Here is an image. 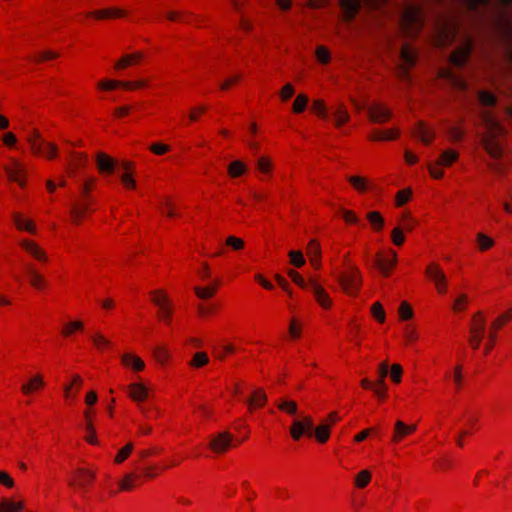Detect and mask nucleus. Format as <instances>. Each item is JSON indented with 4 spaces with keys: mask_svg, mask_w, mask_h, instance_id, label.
I'll list each match as a JSON object with an SVG mask.
<instances>
[{
    "mask_svg": "<svg viewBox=\"0 0 512 512\" xmlns=\"http://www.w3.org/2000/svg\"><path fill=\"white\" fill-rule=\"evenodd\" d=\"M151 303L157 308V319L166 326H171L175 314V304L168 291L163 288L149 292Z\"/></svg>",
    "mask_w": 512,
    "mask_h": 512,
    "instance_id": "f257e3e1",
    "label": "nucleus"
},
{
    "mask_svg": "<svg viewBox=\"0 0 512 512\" xmlns=\"http://www.w3.org/2000/svg\"><path fill=\"white\" fill-rule=\"evenodd\" d=\"M30 151L35 157L54 160L59 155V148L54 142L45 141L37 129H34L27 138Z\"/></svg>",
    "mask_w": 512,
    "mask_h": 512,
    "instance_id": "f03ea898",
    "label": "nucleus"
},
{
    "mask_svg": "<svg viewBox=\"0 0 512 512\" xmlns=\"http://www.w3.org/2000/svg\"><path fill=\"white\" fill-rule=\"evenodd\" d=\"M482 118L487 129L486 135L482 138V144L492 157H498L501 153V148L495 141V137L501 133L502 127L498 121L489 113H484Z\"/></svg>",
    "mask_w": 512,
    "mask_h": 512,
    "instance_id": "7ed1b4c3",
    "label": "nucleus"
},
{
    "mask_svg": "<svg viewBox=\"0 0 512 512\" xmlns=\"http://www.w3.org/2000/svg\"><path fill=\"white\" fill-rule=\"evenodd\" d=\"M3 170L9 182L17 184L21 189L27 186L28 170L23 160L10 156L3 165Z\"/></svg>",
    "mask_w": 512,
    "mask_h": 512,
    "instance_id": "20e7f679",
    "label": "nucleus"
},
{
    "mask_svg": "<svg viewBox=\"0 0 512 512\" xmlns=\"http://www.w3.org/2000/svg\"><path fill=\"white\" fill-rule=\"evenodd\" d=\"M21 252L35 263L45 266L50 262L47 250L36 240L31 238H21L17 242Z\"/></svg>",
    "mask_w": 512,
    "mask_h": 512,
    "instance_id": "39448f33",
    "label": "nucleus"
},
{
    "mask_svg": "<svg viewBox=\"0 0 512 512\" xmlns=\"http://www.w3.org/2000/svg\"><path fill=\"white\" fill-rule=\"evenodd\" d=\"M362 2L370 8H378L384 3V0H339L342 20L347 23L353 21L360 10Z\"/></svg>",
    "mask_w": 512,
    "mask_h": 512,
    "instance_id": "423d86ee",
    "label": "nucleus"
},
{
    "mask_svg": "<svg viewBox=\"0 0 512 512\" xmlns=\"http://www.w3.org/2000/svg\"><path fill=\"white\" fill-rule=\"evenodd\" d=\"M361 284V277L358 268L349 265L340 276V285L343 291L351 296L358 293Z\"/></svg>",
    "mask_w": 512,
    "mask_h": 512,
    "instance_id": "0eeeda50",
    "label": "nucleus"
},
{
    "mask_svg": "<svg viewBox=\"0 0 512 512\" xmlns=\"http://www.w3.org/2000/svg\"><path fill=\"white\" fill-rule=\"evenodd\" d=\"M314 421L310 415H303L295 418L289 428V433L293 441H300L304 436L312 437Z\"/></svg>",
    "mask_w": 512,
    "mask_h": 512,
    "instance_id": "6e6552de",
    "label": "nucleus"
},
{
    "mask_svg": "<svg viewBox=\"0 0 512 512\" xmlns=\"http://www.w3.org/2000/svg\"><path fill=\"white\" fill-rule=\"evenodd\" d=\"M146 59V55L143 51H134L131 53L123 54L115 63L114 70L116 72L124 71L128 68L140 66L144 60Z\"/></svg>",
    "mask_w": 512,
    "mask_h": 512,
    "instance_id": "1a4fd4ad",
    "label": "nucleus"
},
{
    "mask_svg": "<svg viewBox=\"0 0 512 512\" xmlns=\"http://www.w3.org/2000/svg\"><path fill=\"white\" fill-rule=\"evenodd\" d=\"M94 211L92 200H81L74 203L70 209V220L74 225H81L85 217Z\"/></svg>",
    "mask_w": 512,
    "mask_h": 512,
    "instance_id": "9d476101",
    "label": "nucleus"
},
{
    "mask_svg": "<svg viewBox=\"0 0 512 512\" xmlns=\"http://www.w3.org/2000/svg\"><path fill=\"white\" fill-rule=\"evenodd\" d=\"M127 16L128 11L119 7L97 9L87 13V18H93L98 21L123 19Z\"/></svg>",
    "mask_w": 512,
    "mask_h": 512,
    "instance_id": "9b49d317",
    "label": "nucleus"
},
{
    "mask_svg": "<svg viewBox=\"0 0 512 512\" xmlns=\"http://www.w3.org/2000/svg\"><path fill=\"white\" fill-rule=\"evenodd\" d=\"M233 446V435L229 432H221L213 435L209 442L210 449L217 454L227 452Z\"/></svg>",
    "mask_w": 512,
    "mask_h": 512,
    "instance_id": "f8f14e48",
    "label": "nucleus"
},
{
    "mask_svg": "<svg viewBox=\"0 0 512 512\" xmlns=\"http://www.w3.org/2000/svg\"><path fill=\"white\" fill-rule=\"evenodd\" d=\"M309 291L313 295L317 304L324 310H330L333 305V301L327 291L314 280L309 281Z\"/></svg>",
    "mask_w": 512,
    "mask_h": 512,
    "instance_id": "ddd939ff",
    "label": "nucleus"
},
{
    "mask_svg": "<svg viewBox=\"0 0 512 512\" xmlns=\"http://www.w3.org/2000/svg\"><path fill=\"white\" fill-rule=\"evenodd\" d=\"M97 171L102 176H111L117 167V160L104 152H98L95 156Z\"/></svg>",
    "mask_w": 512,
    "mask_h": 512,
    "instance_id": "4468645a",
    "label": "nucleus"
},
{
    "mask_svg": "<svg viewBox=\"0 0 512 512\" xmlns=\"http://www.w3.org/2000/svg\"><path fill=\"white\" fill-rule=\"evenodd\" d=\"M85 331V323L81 319H69L65 321L60 327V336L63 339H73Z\"/></svg>",
    "mask_w": 512,
    "mask_h": 512,
    "instance_id": "2eb2a0df",
    "label": "nucleus"
},
{
    "mask_svg": "<svg viewBox=\"0 0 512 512\" xmlns=\"http://www.w3.org/2000/svg\"><path fill=\"white\" fill-rule=\"evenodd\" d=\"M45 387L44 376L37 373L21 385L20 391L24 396H32L33 394L42 392Z\"/></svg>",
    "mask_w": 512,
    "mask_h": 512,
    "instance_id": "dca6fc26",
    "label": "nucleus"
},
{
    "mask_svg": "<svg viewBox=\"0 0 512 512\" xmlns=\"http://www.w3.org/2000/svg\"><path fill=\"white\" fill-rule=\"evenodd\" d=\"M11 217L12 222L18 231L26 232L31 235H36L38 233L35 222L31 218L26 217L23 213L13 212Z\"/></svg>",
    "mask_w": 512,
    "mask_h": 512,
    "instance_id": "f3484780",
    "label": "nucleus"
},
{
    "mask_svg": "<svg viewBox=\"0 0 512 512\" xmlns=\"http://www.w3.org/2000/svg\"><path fill=\"white\" fill-rule=\"evenodd\" d=\"M142 485L141 475L136 472L125 474L118 482V490L111 492L115 495L117 492H130Z\"/></svg>",
    "mask_w": 512,
    "mask_h": 512,
    "instance_id": "a211bd4d",
    "label": "nucleus"
},
{
    "mask_svg": "<svg viewBox=\"0 0 512 512\" xmlns=\"http://www.w3.org/2000/svg\"><path fill=\"white\" fill-rule=\"evenodd\" d=\"M121 365L134 373L142 372L145 369V362L140 356L133 352H125L120 357Z\"/></svg>",
    "mask_w": 512,
    "mask_h": 512,
    "instance_id": "6ab92c4d",
    "label": "nucleus"
},
{
    "mask_svg": "<svg viewBox=\"0 0 512 512\" xmlns=\"http://www.w3.org/2000/svg\"><path fill=\"white\" fill-rule=\"evenodd\" d=\"M220 287H221V280L216 278V279H213L207 285L195 286L193 290L198 299L209 300V299H212L217 294Z\"/></svg>",
    "mask_w": 512,
    "mask_h": 512,
    "instance_id": "aec40b11",
    "label": "nucleus"
},
{
    "mask_svg": "<svg viewBox=\"0 0 512 512\" xmlns=\"http://www.w3.org/2000/svg\"><path fill=\"white\" fill-rule=\"evenodd\" d=\"M128 397L135 403H143L149 396L148 388L140 382H134L126 387Z\"/></svg>",
    "mask_w": 512,
    "mask_h": 512,
    "instance_id": "412c9836",
    "label": "nucleus"
},
{
    "mask_svg": "<svg viewBox=\"0 0 512 512\" xmlns=\"http://www.w3.org/2000/svg\"><path fill=\"white\" fill-rule=\"evenodd\" d=\"M94 479L95 473L93 471L81 468L75 472L71 485L79 489H84L92 485Z\"/></svg>",
    "mask_w": 512,
    "mask_h": 512,
    "instance_id": "4be33fe9",
    "label": "nucleus"
},
{
    "mask_svg": "<svg viewBox=\"0 0 512 512\" xmlns=\"http://www.w3.org/2000/svg\"><path fill=\"white\" fill-rule=\"evenodd\" d=\"M383 381H384V362H380L378 365V381L372 383L369 379L364 378L361 381V386L364 389H371L374 394L381 399L383 397Z\"/></svg>",
    "mask_w": 512,
    "mask_h": 512,
    "instance_id": "5701e85b",
    "label": "nucleus"
},
{
    "mask_svg": "<svg viewBox=\"0 0 512 512\" xmlns=\"http://www.w3.org/2000/svg\"><path fill=\"white\" fill-rule=\"evenodd\" d=\"M28 281L31 287L37 291H44L48 287L46 277L33 265H29Z\"/></svg>",
    "mask_w": 512,
    "mask_h": 512,
    "instance_id": "b1692460",
    "label": "nucleus"
},
{
    "mask_svg": "<svg viewBox=\"0 0 512 512\" xmlns=\"http://www.w3.org/2000/svg\"><path fill=\"white\" fill-rule=\"evenodd\" d=\"M180 460H175V459H172L171 461H169V463L164 466V467H160L159 465L157 464H150V465H147L143 468V472L141 475V479H145V480H152L156 477H158L162 471L166 470V469H169L171 467H174V466H177L180 464Z\"/></svg>",
    "mask_w": 512,
    "mask_h": 512,
    "instance_id": "393cba45",
    "label": "nucleus"
},
{
    "mask_svg": "<svg viewBox=\"0 0 512 512\" xmlns=\"http://www.w3.org/2000/svg\"><path fill=\"white\" fill-rule=\"evenodd\" d=\"M83 386V378L79 374H74L70 382L63 387L64 398L67 402L73 401Z\"/></svg>",
    "mask_w": 512,
    "mask_h": 512,
    "instance_id": "a878e982",
    "label": "nucleus"
},
{
    "mask_svg": "<svg viewBox=\"0 0 512 512\" xmlns=\"http://www.w3.org/2000/svg\"><path fill=\"white\" fill-rule=\"evenodd\" d=\"M26 509L25 500L22 498H2L0 500V512H23Z\"/></svg>",
    "mask_w": 512,
    "mask_h": 512,
    "instance_id": "bb28decb",
    "label": "nucleus"
},
{
    "mask_svg": "<svg viewBox=\"0 0 512 512\" xmlns=\"http://www.w3.org/2000/svg\"><path fill=\"white\" fill-rule=\"evenodd\" d=\"M267 403V395L263 388L255 389L247 401L248 411L253 413L257 409L263 408Z\"/></svg>",
    "mask_w": 512,
    "mask_h": 512,
    "instance_id": "cd10ccee",
    "label": "nucleus"
},
{
    "mask_svg": "<svg viewBox=\"0 0 512 512\" xmlns=\"http://www.w3.org/2000/svg\"><path fill=\"white\" fill-rule=\"evenodd\" d=\"M306 253L309 258L310 264L314 269H319L321 266V246L320 243L312 239L309 241Z\"/></svg>",
    "mask_w": 512,
    "mask_h": 512,
    "instance_id": "c85d7f7f",
    "label": "nucleus"
},
{
    "mask_svg": "<svg viewBox=\"0 0 512 512\" xmlns=\"http://www.w3.org/2000/svg\"><path fill=\"white\" fill-rule=\"evenodd\" d=\"M249 171L248 165L243 160H233L227 165V175L230 179H238Z\"/></svg>",
    "mask_w": 512,
    "mask_h": 512,
    "instance_id": "c756f323",
    "label": "nucleus"
},
{
    "mask_svg": "<svg viewBox=\"0 0 512 512\" xmlns=\"http://www.w3.org/2000/svg\"><path fill=\"white\" fill-rule=\"evenodd\" d=\"M332 116L334 120V126L337 129L347 124L351 119L350 113L343 102H340L336 105Z\"/></svg>",
    "mask_w": 512,
    "mask_h": 512,
    "instance_id": "7c9ffc66",
    "label": "nucleus"
},
{
    "mask_svg": "<svg viewBox=\"0 0 512 512\" xmlns=\"http://www.w3.org/2000/svg\"><path fill=\"white\" fill-rule=\"evenodd\" d=\"M152 357L159 365L166 366L172 359V353L166 344H159L153 348Z\"/></svg>",
    "mask_w": 512,
    "mask_h": 512,
    "instance_id": "2f4dec72",
    "label": "nucleus"
},
{
    "mask_svg": "<svg viewBox=\"0 0 512 512\" xmlns=\"http://www.w3.org/2000/svg\"><path fill=\"white\" fill-rule=\"evenodd\" d=\"M347 181L352 186V188L360 194H364L372 189L371 182L363 176L352 175L347 177Z\"/></svg>",
    "mask_w": 512,
    "mask_h": 512,
    "instance_id": "473e14b6",
    "label": "nucleus"
},
{
    "mask_svg": "<svg viewBox=\"0 0 512 512\" xmlns=\"http://www.w3.org/2000/svg\"><path fill=\"white\" fill-rule=\"evenodd\" d=\"M159 209L160 212L168 218H177L180 216L177 205L169 196L162 199Z\"/></svg>",
    "mask_w": 512,
    "mask_h": 512,
    "instance_id": "72a5a7b5",
    "label": "nucleus"
},
{
    "mask_svg": "<svg viewBox=\"0 0 512 512\" xmlns=\"http://www.w3.org/2000/svg\"><path fill=\"white\" fill-rule=\"evenodd\" d=\"M95 88L99 92H112L122 88V80L103 78L96 82Z\"/></svg>",
    "mask_w": 512,
    "mask_h": 512,
    "instance_id": "f704fd0d",
    "label": "nucleus"
},
{
    "mask_svg": "<svg viewBox=\"0 0 512 512\" xmlns=\"http://www.w3.org/2000/svg\"><path fill=\"white\" fill-rule=\"evenodd\" d=\"M91 342L94 348L99 352H104L111 348L112 342L102 332L97 331L91 335Z\"/></svg>",
    "mask_w": 512,
    "mask_h": 512,
    "instance_id": "c9c22d12",
    "label": "nucleus"
},
{
    "mask_svg": "<svg viewBox=\"0 0 512 512\" xmlns=\"http://www.w3.org/2000/svg\"><path fill=\"white\" fill-rule=\"evenodd\" d=\"M426 272L429 275V277L435 282L438 289L442 291L446 285L445 274L435 265L429 266Z\"/></svg>",
    "mask_w": 512,
    "mask_h": 512,
    "instance_id": "e433bc0d",
    "label": "nucleus"
},
{
    "mask_svg": "<svg viewBox=\"0 0 512 512\" xmlns=\"http://www.w3.org/2000/svg\"><path fill=\"white\" fill-rule=\"evenodd\" d=\"M256 170L263 175L270 176L273 171V162L269 156H260L255 164Z\"/></svg>",
    "mask_w": 512,
    "mask_h": 512,
    "instance_id": "4c0bfd02",
    "label": "nucleus"
},
{
    "mask_svg": "<svg viewBox=\"0 0 512 512\" xmlns=\"http://www.w3.org/2000/svg\"><path fill=\"white\" fill-rule=\"evenodd\" d=\"M313 435L319 444H325L331 436V428L321 423L313 429Z\"/></svg>",
    "mask_w": 512,
    "mask_h": 512,
    "instance_id": "58836bf2",
    "label": "nucleus"
},
{
    "mask_svg": "<svg viewBox=\"0 0 512 512\" xmlns=\"http://www.w3.org/2000/svg\"><path fill=\"white\" fill-rule=\"evenodd\" d=\"M368 118L373 123H382L384 120V108L380 103H374L368 108Z\"/></svg>",
    "mask_w": 512,
    "mask_h": 512,
    "instance_id": "ea45409f",
    "label": "nucleus"
},
{
    "mask_svg": "<svg viewBox=\"0 0 512 512\" xmlns=\"http://www.w3.org/2000/svg\"><path fill=\"white\" fill-rule=\"evenodd\" d=\"M277 408L279 411L286 413L290 416H295L298 412V405L294 400L282 399L277 403Z\"/></svg>",
    "mask_w": 512,
    "mask_h": 512,
    "instance_id": "a19ab883",
    "label": "nucleus"
},
{
    "mask_svg": "<svg viewBox=\"0 0 512 512\" xmlns=\"http://www.w3.org/2000/svg\"><path fill=\"white\" fill-rule=\"evenodd\" d=\"M309 103V97L304 93H299L292 103V112L294 114L303 113Z\"/></svg>",
    "mask_w": 512,
    "mask_h": 512,
    "instance_id": "79ce46f5",
    "label": "nucleus"
},
{
    "mask_svg": "<svg viewBox=\"0 0 512 512\" xmlns=\"http://www.w3.org/2000/svg\"><path fill=\"white\" fill-rule=\"evenodd\" d=\"M59 57H60V54L57 51L44 50V51H40V52L36 53L33 56V61L35 63L40 64V63L56 60Z\"/></svg>",
    "mask_w": 512,
    "mask_h": 512,
    "instance_id": "37998d69",
    "label": "nucleus"
},
{
    "mask_svg": "<svg viewBox=\"0 0 512 512\" xmlns=\"http://www.w3.org/2000/svg\"><path fill=\"white\" fill-rule=\"evenodd\" d=\"M149 85L148 80H122V89L126 91H137L147 88Z\"/></svg>",
    "mask_w": 512,
    "mask_h": 512,
    "instance_id": "c03bdc74",
    "label": "nucleus"
},
{
    "mask_svg": "<svg viewBox=\"0 0 512 512\" xmlns=\"http://www.w3.org/2000/svg\"><path fill=\"white\" fill-rule=\"evenodd\" d=\"M96 184H97L96 177H89L83 182L81 189H80L82 200H91L90 195H91L92 191L95 189Z\"/></svg>",
    "mask_w": 512,
    "mask_h": 512,
    "instance_id": "a18cd8bd",
    "label": "nucleus"
},
{
    "mask_svg": "<svg viewBox=\"0 0 512 512\" xmlns=\"http://www.w3.org/2000/svg\"><path fill=\"white\" fill-rule=\"evenodd\" d=\"M209 363V357L206 352H196L188 362V365L192 368L199 369L206 366Z\"/></svg>",
    "mask_w": 512,
    "mask_h": 512,
    "instance_id": "49530a36",
    "label": "nucleus"
},
{
    "mask_svg": "<svg viewBox=\"0 0 512 512\" xmlns=\"http://www.w3.org/2000/svg\"><path fill=\"white\" fill-rule=\"evenodd\" d=\"M302 323L296 318H291L288 326V336L291 340H298L302 336Z\"/></svg>",
    "mask_w": 512,
    "mask_h": 512,
    "instance_id": "de8ad7c7",
    "label": "nucleus"
},
{
    "mask_svg": "<svg viewBox=\"0 0 512 512\" xmlns=\"http://www.w3.org/2000/svg\"><path fill=\"white\" fill-rule=\"evenodd\" d=\"M372 479V474L369 470L364 469L360 471L354 478V485L358 489L367 487Z\"/></svg>",
    "mask_w": 512,
    "mask_h": 512,
    "instance_id": "09e8293b",
    "label": "nucleus"
},
{
    "mask_svg": "<svg viewBox=\"0 0 512 512\" xmlns=\"http://www.w3.org/2000/svg\"><path fill=\"white\" fill-rule=\"evenodd\" d=\"M311 111L320 119H327L328 117L327 106L322 99L313 100Z\"/></svg>",
    "mask_w": 512,
    "mask_h": 512,
    "instance_id": "8fccbe9b",
    "label": "nucleus"
},
{
    "mask_svg": "<svg viewBox=\"0 0 512 512\" xmlns=\"http://www.w3.org/2000/svg\"><path fill=\"white\" fill-rule=\"evenodd\" d=\"M367 220L375 231H380L382 229L384 220L379 212H369L367 214Z\"/></svg>",
    "mask_w": 512,
    "mask_h": 512,
    "instance_id": "3c124183",
    "label": "nucleus"
},
{
    "mask_svg": "<svg viewBox=\"0 0 512 512\" xmlns=\"http://www.w3.org/2000/svg\"><path fill=\"white\" fill-rule=\"evenodd\" d=\"M134 445L132 442H128L124 447H122L119 452L116 454L114 458V462L116 464L123 463L133 452Z\"/></svg>",
    "mask_w": 512,
    "mask_h": 512,
    "instance_id": "603ef678",
    "label": "nucleus"
},
{
    "mask_svg": "<svg viewBox=\"0 0 512 512\" xmlns=\"http://www.w3.org/2000/svg\"><path fill=\"white\" fill-rule=\"evenodd\" d=\"M225 245L233 251H241L245 248V241L240 237L230 235L225 239Z\"/></svg>",
    "mask_w": 512,
    "mask_h": 512,
    "instance_id": "864d4df0",
    "label": "nucleus"
},
{
    "mask_svg": "<svg viewBox=\"0 0 512 512\" xmlns=\"http://www.w3.org/2000/svg\"><path fill=\"white\" fill-rule=\"evenodd\" d=\"M315 56L319 63L328 64L331 61V53L329 49L323 45H319L315 49Z\"/></svg>",
    "mask_w": 512,
    "mask_h": 512,
    "instance_id": "5fc2aeb1",
    "label": "nucleus"
},
{
    "mask_svg": "<svg viewBox=\"0 0 512 512\" xmlns=\"http://www.w3.org/2000/svg\"><path fill=\"white\" fill-rule=\"evenodd\" d=\"M458 158L457 152L453 150H445L437 160V164L440 166H449Z\"/></svg>",
    "mask_w": 512,
    "mask_h": 512,
    "instance_id": "6e6d98bb",
    "label": "nucleus"
},
{
    "mask_svg": "<svg viewBox=\"0 0 512 512\" xmlns=\"http://www.w3.org/2000/svg\"><path fill=\"white\" fill-rule=\"evenodd\" d=\"M468 54H469V46L464 45L452 54L451 61L455 65H461L464 63Z\"/></svg>",
    "mask_w": 512,
    "mask_h": 512,
    "instance_id": "4d7b16f0",
    "label": "nucleus"
},
{
    "mask_svg": "<svg viewBox=\"0 0 512 512\" xmlns=\"http://www.w3.org/2000/svg\"><path fill=\"white\" fill-rule=\"evenodd\" d=\"M295 94V87L291 83H286L279 91V99L281 102H288Z\"/></svg>",
    "mask_w": 512,
    "mask_h": 512,
    "instance_id": "13d9d810",
    "label": "nucleus"
},
{
    "mask_svg": "<svg viewBox=\"0 0 512 512\" xmlns=\"http://www.w3.org/2000/svg\"><path fill=\"white\" fill-rule=\"evenodd\" d=\"M451 37H452V28H450L449 26H446V25L443 26L437 35V39H436L437 45H439V46L445 45L446 43H448L450 41Z\"/></svg>",
    "mask_w": 512,
    "mask_h": 512,
    "instance_id": "bf43d9fd",
    "label": "nucleus"
},
{
    "mask_svg": "<svg viewBox=\"0 0 512 512\" xmlns=\"http://www.w3.org/2000/svg\"><path fill=\"white\" fill-rule=\"evenodd\" d=\"M207 112L205 105H197L190 109L188 118L191 123L197 122Z\"/></svg>",
    "mask_w": 512,
    "mask_h": 512,
    "instance_id": "052dcab7",
    "label": "nucleus"
},
{
    "mask_svg": "<svg viewBox=\"0 0 512 512\" xmlns=\"http://www.w3.org/2000/svg\"><path fill=\"white\" fill-rule=\"evenodd\" d=\"M372 317L379 323H384V308L380 301L373 303L370 309Z\"/></svg>",
    "mask_w": 512,
    "mask_h": 512,
    "instance_id": "680f3d73",
    "label": "nucleus"
},
{
    "mask_svg": "<svg viewBox=\"0 0 512 512\" xmlns=\"http://www.w3.org/2000/svg\"><path fill=\"white\" fill-rule=\"evenodd\" d=\"M288 256L290 263L297 268H300L305 264V259L301 251L292 250L289 252Z\"/></svg>",
    "mask_w": 512,
    "mask_h": 512,
    "instance_id": "e2e57ef3",
    "label": "nucleus"
},
{
    "mask_svg": "<svg viewBox=\"0 0 512 512\" xmlns=\"http://www.w3.org/2000/svg\"><path fill=\"white\" fill-rule=\"evenodd\" d=\"M217 311V306L214 304L201 303L197 306V313L200 317H208Z\"/></svg>",
    "mask_w": 512,
    "mask_h": 512,
    "instance_id": "0e129e2a",
    "label": "nucleus"
},
{
    "mask_svg": "<svg viewBox=\"0 0 512 512\" xmlns=\"http://www.w3.org/2000/svg\"><path fill=\"white\" fill-rule=\"evenodd\" d=\"M85 436L84 439L87 443L91 445H97L98 439L96 435V429L94 427V424L85 425Z\"/></svg>",
    "mask_w": 512,
    "mask_h": 512,
    "instance_id": "69168bd1",
    "label": "nucleus"
},
{
    "mask_svg": "<svg viewBox=\"0 0 512 512\" xmlns=\"http://www.w3.org/2000/svg\"><path fill=\"white\" fill-rule=\"evenodd\" d=\"M166 18L171 22H187L188 14L183 11L171 10L166 13Z\"/></svg>",
    "mask_w": 512,
    "mask_h": 512,
    "instance_id": "338daca9",
    "label": "nucleus"
},
{
    "mask_svg": "<svg viewBox=\"0 0 512 512\" xmlns=\"http://www.w3.org/2000/svg\"><path fill=\"white\" fill-rule=\"evenodd\" d=\"M120 180L124 188L128 190L136 189V180L134 178V174L121 173Z\"/></svg>",
    "mask_w": 512,
    "mask_h": 512,
    "instance_id": "774afa93",
    "label": "nucleus"
}]
</instances>
